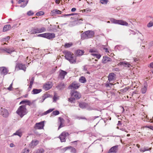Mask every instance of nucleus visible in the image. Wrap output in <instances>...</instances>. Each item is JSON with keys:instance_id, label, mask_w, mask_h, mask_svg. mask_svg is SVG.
Listing matches in <instances>:
<instances>
[{"instance_id": "nucleus-48", "label": "nucleus", "mask_w": 153, "mask_h": 153, "mask_svg": "<svg viewBox=\"0 0 153 153\" xmlns=\"http://www.w3.org/2000/svg\"><path fill=\"white\" fill-rule=\"evenodd\" d=\"M104 49L105 50V52H108V53H107V54H108V55L109 56H112V53L110 54V53H109V51H108V49H107V48H105V49Z\"/></svg>"}, {"instance_id": "nucleus-8", "label": "nucleus", "mask_w": 153, "mask_h": 153, "mask_svg": "<svg viewBox=\"0 0 153 153\" xmlns=\"http://www.w3.org/2000/svg\"><path fill=\"white\" fill-rule=\"evenodd\" d=\"M45 121L36 123L34 126V128L36 129H42L43 128L44 126Z\"/></svg>"}, {"instance_id": "nucleus-35", "label": "nucleus", "mask_w": 153, "mask_h": 153, "mask_svg": "<svg viewBox=\"0 0 153 153\" xmlns=\"http://www.w3.org/2000/svg\"><path fill=\"white\" fill-rule=\"evenodd\" d=\"M72 45L73 44L72 43H66L64 45V47L65 48H68L71 47Z\"/></svg>"}, {"instance_id": "nucleus-13", "label": "nucleus", "mask_w": 153, "mask_h": 153, "mask_svg": "<svg viewBox=\"0 0 153 153\" xmlns=\"http://www.w3.org/2000/svg\"><path fill=\"white\" fill-rule=\"evenodd\" d=\"M55 37V34L53 33H46V38L48 39H51Z\"/></svg>"}, {"instance_id": "nucleus-44", "label": "nucleus", "mask_w": 153, "mask_h": 153, "mask_svg": "<svg viewBox=\"0 0 153 153\" xmlns=\"http://www.w3.org/2000/svg\"><path fill=\"white\" fill-rule=\"evenodd\" d=\"M150 66L151 68V71L153 74V62H152L150 64Z\"/></svg>"}, {"instance_id": "nucleus-23", "label": "nucleus", "mask_w": 153, "mask_h": 153, "mask_svg": "<svg viewBox=\"0 0 153 153\" xmlns=\"http://www.w3.org/2000/svg\"><path fill=\"white\" fill-rule=\"evenodd\" d=\"M115 78V74L113 73L110 74L108 76V79L109 81H110Z\"/></svg>"}, {"instance_id": "nucleus-51", "label": "nucleus", "mask_w": 153, "mask_h": 153, "mask_svg": "<svg viewBox=\"0 0 153 153\" xmlns=\"http://www.w3.org/2000/svg\"><path fill=\"white\" fill-rule=\"evenodd\" d=\"M34 79L33 77V78H32V79H31V80H30V84L31 85H33V81H34Z\"/></svg>"}, {"instance_id": "nucleus-56", "label": "nucleus", "mask_w": 153, "mask_h": 153, "mask_svg": "<svg viewBox=\"0 0 153 153\" xmlns=\"http://www.w3.org/2000/svg\"><path fill=\"white\" fill-rule=\"evenodd\" d=\"M10 147H14L15 146V145H14L13 143H11L10 144Z\"/></svg>"}, {"instance_id": "nucleus-26", "label": "nucleus", "mask_w": 153, "mask_h": 153, "mask_svg": "<svg viewBox=\"0 0 153 153\" xmlns=\"http://www.w3.org/2000/svg\"><path fill=\"white\" fill-rule=\"evenodd\" d=\"M79 81L80 82L82 83H85L86 80L84 76H81L79 79Z\"/></svg>"}, {"instance_id": "nucleus-40", "label": "nucleus", "mask_w": 153, "mask_h": 153, "mask_svg": "<svg viewBox=\"0 0 153 153\" xmlns=\"http://www.w3.org/2000/svg\"><path fill=\"white\" fill-rule=\"evenodd\" d=\"M46 33L39 34L38 35V36L45 38H46Z\"/></svg>"}, {"instance_id": "nucleus-54", "label": "nucleus", "mask_w": 153, "mask_h": 153, "mask_svg": "<svg viewBox=\"0 0 153 153\" xmlns=\"http://www.w3.org/2000/svg\"><path fill=\"white\" fill-rule=\"evenodd\" d=\"M120 129L123 131H124L127 133L128 132V131L126 130V129L125 128H120Z\"/></svg>"}, {"instance_id": "nucleus-24", "label": "nucleus", "mask_w": 153, "mask_h": 153, "mask_svg": "<svg viewBox=\"0 0 153 153\" xmlns=\"http://www.w3.org/2000/svg\"><path fill=\"white\" fill-rule=\"evenodd\" d=\"M42 90L41 89H34L32 91V93L33 94H36L39 93L42 91Z\"/></svg>"}, {"instance_id": "nucleus-37", "label": "nucleus", "mask_w": 153, "mask_h": 153, "mask_svg": "<svg viewBox=\"0 0 153 153\" xmlns=\"http://www.w3.org/2000/svg\"><path fill=\"white\" fill-rule=\"evenodd\" d=\"M54 110V109H50L49 110H47L46 111H45L44 113V115H46L48 113H50V112H51L53 110Z\"/></svg>"}, {"instance_id": "nucleus-34", "label": "nucleus", "mask_w": 153, "mask_h": 153, "mask_svg": "<svg viewBox=\"0 0 153 153\" xmlns=\"http://www.w3.org/2000/svg\"><path fill=\"white\" fill-rule=\"evenodd\" d=\"M58 99L59 97L57 96V95L55 93L53 98V101L54 102H55Z\"/></svg>"}, {"instance_id": "nucleus-30", "label": "nucleus", "mask_w": 153, "mask_h": 153, "mask_svg": "<svg viewBox=\"0 0 153 153\" xmlns=\"http://www.w3.org/2000/svg\"><path fill=\"white\" fill-rule=\"evenodd\" d=\"M22 131L21 129H20L16 131L15 133L14 134L17 135L19 136V137H21L22 135Z\"/></svg>"}, {"instance_id": "nucleus-1", "label": "nucleus", "mask_w": 153, "mask_h": 153, "mask_svg": "<svg viewBox=\"0 0 153 153\" xmlns=\"http://www.w3.org/2000/svg\"><path fill=\"white\" fill-rule=\"evenodd\" d=\"M16 113L21 117H22L27 113V111L24 105H21L18 108Z\"/></svg>"}, {"instance_id": "nucleus-17", "label": "nucleus", "mask_w": 153, "mask_h": 153, "mask_svg": "<svg viewBox=\"0 0 153 153\" xmlns=\"http://www.w3.org/2000/svg\"><path fill=\"white\" fill-rule=\"evenodd\" d=\"M37 28H32L30 29L28 33L31 34H36L37 33Z\"/></svg>"}, {"instance_id": "nucleus-28", "label": "nucleus", "mask_w": 153, "mask_h": 153, "mask_svg": "<svg viewBox=\"0 0 153 153\" xmlns=\"http://www.w3.org/2000/svg\"><path fill=\"white\" fill-rule=\"evenodd\" d=\"M79 105L80 108H84L87 107L88 106V104L86 103H82L79 104Z\"/></svg>"}, {"instance_id": "nucleus-3", "label": "nucleus", "mask_w": 153, "mask_h": 153, "mask_svg": "<svg viewBox=\"0 0 153 153\" xmlns=\"http://www.w3.org/2000/svg\"><path fill=\"white\" fill-rule=\"evenodd\" d=\"M94 33L93 31H87L82 34L81 39H85L91 38L94 36Z\"/></svg>"}, {"instance_id": "nucleus-25", "label": "nucleus", "mask_w": 153, "mask_h": 153, "mask_svg": "<svg viewBox=\"0 0 153 153\" xmlns=\"http://www.w3.org/2000/svg\"><path fill=\"white\" fill-rule=\"evenodd\" d=\"M37 33H42L45 31L46 29L44 27H42L41 28H37Z\"/></svg>"}, {"instance_id": "nucleus-18", "label": "nucleus", "mask_w": 153, "mask_h": 153, "mask_svg": "<svg viewBox=\"0 0 153 153\" xmlns=\"http://www.w3.org/2000/svg\"><path fill=\"white\" fill-rule=\"evenodd\" d=\"M3 51L4 52H6L8 53H10L14 51V49L13 48H6L3 49Z\"/></svg>"}, {"instance_id": "nucleus-64", "label": "nucleus", "mask_w": 153, "mask_h": 153, "mask_svg": "<svg viewBox=\"0 0 153 153\" xmlns=\"http://www.w3.org/2000/svg\"><path fill=\"white\" fill-rule=\"evenodd\" d=\"M137 146L138 147V148H139L140 146V145H138V144L137 145Z\"/></svg>"}, {"instance_id": "nucleus-14", "label": "nucleus", "mask_w": 153, "mask_h": 153, "mask_svg": "<svg viewBox=\"0 0 153 153\" xmlns=\"http://www.w3.org/2000/svg\"><path fill=\"white\" fill-rule=\"evenodd\" d=\"M18 68L19 69H22L25 71L26 67L25 65H23L22 64L19 63L17 64L16 66V68Z\"/></svg>"}, {"instance_id": "nucleus-55", "label": "nucleus", "mask_w": 153, "mask_h": 153, "mask_svg": "<svg viewBox=\"0 0 153 153\" xmlns=\"http://www.w3.org/2000/svg\"><path fill=\"white\" fill-rule=\"evenodd\" d=\"M76 8H73L71 9V11L72 12H74V11H76Z\"/></svg>"}, {"instance_id": "nucleus-6", "label": "nucleus", "mask_w": 153, "mask_h": 153, "mask_svg": "<svg viewBox=\"0 0 153 153\" xmlns=\"http://www.w3.org/2000/svg\"><path fill=\"white\" fill-rule=\"evenodd\" d=\"M110 20L113 23L116 24L125 26H127L128 25L127 22L122 20H117L114 19H111Z\"/></svg>"}, {"instance_id": "nucleus-21", "label": "nucleus", "mask_w": 153, "mask_h": 153, "mask_svg": "<svg viewBox=\"0 0 153 153\" xmlns=\"http://www.w3.org/2000/svg\"><path fill=\"white\" fill-rule=\"evenodd\" d=\"M50 95L48 94L47 93L45 94L42 97V100H40V101L41 102H43L45 99L48 97H50Z\"/></svg>"}, {"instance_id": "nucleus-36", "label": "nucleus", "mask_w": 153, "mask_h": 153, "mask_svg": "<svg viewBox=\"0 0 153 153\" xmlns=\"http://www.w3.org/2000/svg\"><path fill=\"white\" fill-rule=\"evenodd\" d=\"M21 153H31V152L28 149H25L22 150Z\"/></svg>"}, {"instance_id": "nucleus-15", "label": "nucleus", "mask_w": 153, "mask_h": 153, "mask_svg": "<svg viewBox=\"0 0 153 153\" xmlns=\"http://www.w3.org/2000/svg\"><path fill=\"white\" fill-rule=\"evenodd\" d=\"M111 61V59L108 56H103L102 62L103 63H106Z\"/></svg>"}, {"instance_id": "nucleus-57", "label": "nucleus", "mask_w": 153, "mask_h": 153, "mask_svg": "<svg viewBox=\"0 0 153 153\" xmlns=\"http://www.w3.org/2000/svg\"><path fill=\"white\" fill-rule=\"evenodd\" d=\"M149 128L153 130V126H150L149 127Z\"/></svg>"}, {"instance_id": "nucleus-20", "label": "nucleus", "mask_w": 153, "mask_h": 153, "mask_svg": "<svg viewBox=\"0 0 153 153\" xmlns=\"http://www.w3.org/2000/svg\"><path fill=\"white\" fill-rule=\"evenodd\" d=\"M117 150V146H114L112 147L109 151L108 153L116 152Z\"/></svg>"}, {"instance_id": "nucleus-46", "label": "nucleus", "mask_w": 153, "mask_h": 153, "mask_svg": "<svg viewBox=\"0 0 153 153\" xmlns=\"http://www.w3.org/2000/svg\"><path fill=\"white\" fill-rule=\"evenodd\" d=\"M27 14L28 16H31L33 14V13L32 11H30L27 13Z\"/></svg>"}, {"instance_id": "nucleus-60", "label": "nucleus", "mask_w": 153, "mask_h": 153, "mask_svg": "<svg viewBox=\"0 0 153 153\" xmlns=\"http://www.w3.org/2000/svg\"><path fill=\"white\" fill-rule=\"evenodd\" d=\"M73 15V14L71 13V14H67V15H66L68 16H72V15Z\"/></svg>"}, {"instance_id": "nucleus-16", "label": "nucleus", "mask_w": 153, "mask_h": 153, "mask_svg": "<svg viewBox=\"0 0 153 153\" xmlns=\"http://www.w3.org/2000/svg\"><path fill=\"white\" fill-rule=\"evenodd\" d=\"M62 12L61 11L57 10H54L51 11V14L52 16L55 15L56 14H61Z\"/></svg>"}, {"instance_id": "nucleus-32", "label": "nucleus", "mask_w": 153, "mask_h": 153, "mask_svg": "<svg viewBox=\"0 0 153 153\" xmlns=\"http://www.w3.org/2000/svg\"><path fill=\"white\" fill-rule=\"evenodd\" d=\"M119 64L120 65H123L125 67H127L128 68H130V67L131 66V65L130 64L127 62H120V63Z\"/></svg>"}, {"instance_id": "nucleus-29", "label": "nucleus", "mask_w": 153, "mask_h": 153, "mask_svg": "<svg viewBox=\"0 0 153 153\" xmlns=\"http://www.w3.org/2000/svg\"><path fill=\"white\" fill-rule=\"evenodd\" d=\"M84 52L83 51L81 50H78L76 51V54L77 55L81 56L83 54Z\"/></svg>"}, {"instance_id": "nucleus-10", "label": "nucleus", "mask_w": 153, "mask_h": 153, "mask_svg": "<svg viewBox=\"0 0 153 153\" xmlns=\"http://www.w3.org/2000/svg\"><path fill=\"white\" fill-rule=\"evenodd\" d=\"M0 71L1 74L5 75L7 74L9 71L5 67H0Z\"/></svg>"}, {"instance_id": "nucleus-38", "label": "nucleus", "mask_w": 153, "mask_h": 153, "mask_svg": "<svg viewBox=\"0 0 153 153\" xmlns=\"http://www.w3.org/2000/svg\"><path fill=\"white\" fill-rule=\"evenodd\" d=\"M44 13L43 12L41 11L39 12L36 13V15L37 16H41L44 15Z\"/></svg>"}, {"instance_id": "nucleus-27", "label": "nucleus", "mask_w": 153, "mask_h": 153, "mask_svg": "<svg viewBox=\"0 0 153 153\" xmlns=\"http://www.w3.org/2000/svg\"><path fill=\"white\" fill-rule=\"evenodd\" d=\"M11 27L10 25H7L4 27L3 29V31H6L7 30H10V28Z\"/></svg>"}, {"instance_id": "nucleus-7", "label": "nucleus", "mask_w": 153, "mask_h": 153, "mask_svg": "<svg viewBox=\"0 0 153 153\" xmlns=\"http://www.w3.org/2000/svg\"><path fill=\"white\" fill-rule=\"evenodd\" d=\"M69 134L68 132L65 131L63 132L59 136V138L60 139L61 142H65L66 137L69 136Z\"/></svg>"}, {"instance_id": "nucleus-4", "label": "nucleus", "mask_w": 153, "mask_h": 153, "mask_svg": "<svg viewBox=\"0 0 153 153\" xmlns=\"http://www.w3.org/2000/svg\"><path fill=\"white\" fill-rule=\"evenodd\" d=\"M65 57L66 59L71 63H74L76 62L75 58L73 54L70 52L68 51L66 52Z\"/></svg>"}, {"instance_id": "nucleus-2", "label": "nucleus", "mask_w": 153, "mask_h": 153, "mask_svg": "<svg viewBox=\"0 0 153 153\" xmlns=\"http://www.w3.org/2000/svg\"><path fill=\"white\" fill-rule=\"evenodd\" d=\"M81 97L80 94L77 91H74L71 94V97L69 99V101L74 102L75 100H78Z\"/></svg>"}, {"instance_id": "nucleus-41", "label": "nucleus", "mask_w": 153, "mask_h": 153, "mask_svg": "<svg viewBox=\"0 0 153 153\" xmlns=\"http://www.w3.org/2000/svg\"><path fill=\"white\" fill-rule=\"evenodd\" d=\"M44 152V150L43 149H38L37 151V153H43Z\"/></svg>"}, {"instance_id": "nucleus-62", "label": "nucleus", "mask_w": 153, "mask_h": 153, "mask_svg": "<svg viewBox=\"0 0 153 153\" xmlns=\"http://www.w3.org/2000/svg\"><path fill=\"white\" fill-rule=\"evenodd\" d=\"M149 126H145L144 127H146V128H149Z\"/></svg>"}, {"instance_id": "nucleus-45", "label": "nucleus", "mask_w": 153, "mask_h": 153, "mask_svg": "<svg viewBox=\"0 0 153 153\" xmlns=\"http://www.w3.org/2000/svg\"><path fill=\"white\" fill-rule=\"evenodd\" d=\"M153 25V22H150L147 25V26L148 27H150Z\"/></svg>"}, {"instance_id": "nucleus-11", "label": "nucleus", "mask_w": 153, "mask_h": 153, "mask_svg": "<svg viewBox=\"0 0 153 153\" xmlns=\"http://www.w3.org/2000/svg\"><path fill=\"white\" fill-rule=\"evenodd\" d=\"M52 86V83L48 82L45 84L43 86V88L45 90H48L51 88Z\"/></svg>"}, {"instance_id": "nucleus-42", "label": "nucleus", "mask_w": 153, "mask_h": 153, "mask_svg": "<svg viewBox=\"0 0 153 153\" xmlns=\"http://www.w3.org/2000/svg\"><path fill=\"white\" fill-rule=\"evenodd\" d=\"M10 38L9 36H7L6 38L3 39V41L4 42H7L8 40H9Z\"/></svg>"}, {"instance_id": "nucleus-61", "label": "nucleus", "mask_w": 153, "mask_h": 153, "mask_svg": "<svg viewBox=\"0 0 153 153\" xmlns=\"http://www.w3.org/2000/svg\"><path fill=\"white\" fill-rule=\"evenodd\" d=\"M32 85H31L30 84L29 86V88H31L32 87Z\"/></svg>"}, {"instance_id": "nucleus-53", "label": "nucleus", "mask_w": 153, "mask_h": 153, "mask_svg": "<svg viewBox=\"0 0 153 153\" xmlns=\"http://www.w3.org/2000/svg\"><path fill=\"white\" fill-rule=\"evenodd\" d=\"M55 1L56 3L59 4L60 2V0H55Z\"/></svg>"}, {"instance_id": "nucleus-58", "label": "nucleus", "mask_w": 153, "mask_h": 153, "mask_svg": "<svg viewBox=\"0 0 153 153\" xmlns=\"http://www.w3.org/2000/svg\"><path fill=\"white\" fill-rule=\"evenodd\" d=\"M147 150H148L146 149H144L143 150H142V149H141L140 150V151H142V152H144L146 151H147Z\"/></svg>"}, {"instance_id": "nucleus-5", "label": "nucleus", "mask_w": 153, "mask_h": 153, "mask_svg": "<svg viewBox=\"0 0 153 153\" xmlns=\"http://www.w3.org/2000/svg\"><path fill=\"white\" fill-rule=\"evenodd\" d=\"M89 52L91 53V55L93 57H92V59H94L95 58L97 59H99L101 56V55L98 53L97 50L95 49H90L89 51Z\"/></svg>"}, {"instance_id": "nucleus-43", "label": "nucleus", "mask_w": 153, "mask_h": 153, "mask_svg": "<svg viewBox=\"0 0 153 153\" xmlns=\"http://www.w3.org/2000/svg\"><path fill=\"white\" fill-rule=\"evenodd\" d=\"M108 2V0H101L100 1V2L102 4H106Z\"/></svg>"}, {"instance_id": "nucleus-39", "label": "nucleus", "mask_w": 153, "mask_h": 153, "mask_svg": "<svg viewBox=\"0 0 153 153\" xmlns=\"http://www.w3.org/2000/svg\"><path fill=\"white\" fill-rule=\"evenodd\" d=\"M59 111H53L52 113V114L54 115H58L59 114Z\"/></svg>"}, {"instance_id": "nucleus-9", "label": "nucleus", "mask_w": 153, "mask_h": 153, "mask_svg": "<svg viewBox=\"0 0 153 153\" xmlns=\"http://www.w3.org/2000/svg\"><path fill=\"white\" fill-rule=\"evenodd\" d=\"M1 114L3 117H6L8 116V113L7 110L4 108H1L0 109Z\"/></svg>"}, {"instance_id": "nucleus-31", "label": "nucleus", "mask_w": 153, "mask_h": 153, "mask_svg": "<svg viewBox=\"0 0 153 153\" xmlns=\"http://www.w3.org/2000/svg\"><path fill=\"white\" fill-rule=\"evenodd\" d=\"M147 86L145 85L141 89V91L143 94L145 93L147 90Z\"/></svg>"}, {"instance_id": "nucleus-59", "label": "nucleus", "mask_w": 153, "mask_h": 153, "mask_svg": "<svg viewBox=\"0 0 153 153\" xmlns=\"http://www.w3.org/2000/svg\"><path fill=\"white\" fill-rule=\"evenodd\" d=\"M128 88H125L124 90H123V91H128Z\"/></svg>"}, {"instance_id": "nucleus-50", "label": "nucleus", "mask_w": 153, "mask_h": 153, "mask_svg": "<svg viewBox=\"0 0 153 153\" xmlns=\"http://www.w3.org/2000/svg\"><path fill=\"white\" fill-rule=\"evenodd\" d=\"M82 11V12H85L86 11H87V12H88V11L90 12L91 11V10H87V9H84L83 10H81L80 11Z\"/></svg>"}, {"instance_id": "nucleus-12", "label": "nucleus", "mask_w": 153, "mask_h": 153, "mask_svg": "<svg viewBox=\"0 0 153 153\" xmlns=\"http://www.w3.org/2000/svg\"><path fill=\"white\" fill-rule=\"evenodd\" d=\"M80 86L79 84L76 82H74L69 87L70 89L74 88L76 89L78 88Z\"/></svg>"}, {"instance_id": "nucleus-33", "label": "nucleus", "mask_w": 153, "mask_h": 153, "mask_svg": "<svg viewBox=\"0 0 153 153\" xmlns=\"http://www.w3.org/2000/svg\"><path fill=\"white\" fill-rule=\"evenodd\" d=\"M59 119L60 121V125L58 128L59 129V128H60L61 127H62V126L63 125V124L64 122V120L62 118H61V117H59Z\"/></svg>"}, {"instance_id": "nucleus-19", "label": "nucleus", "mask_w": 153, "mask_h": 153, "mask_svg": "<svg viewBox=\"0 0 153 153\" xmlns=\"http://www.w3.org/2000/svg\"><path fill=\"white\" fill-rule=\"evenodd\" d=\"M67 74V72L63 71H61L59 74V77L62 79H64L65 76Z\"/></svg>"}, {"instance_id": "nucleus-49", "label": "nucleus", "mask_w": 153, "mask_h": 153, "mask_svg": "<svg viewBox=\"0 0 153 153\" xmlns=\"http://www.w3.org/2000/svg\"><path fill=\"white\" fill-rule=\"evenodd\" d=\"M12 84L13 83H12L10 85V86L7 88V89L9 90V91H11L12 90Z\"/></svg>"}, {"instance_id": "nucleus-52", "label": "nucleus", "mask_w": 153, "mask_h": 153, "mask_svg": "<svg viewBox=\"0 0 153 153\" xmlns=\"http://www.w3.org/2000/svg\"><path fill=\"white\" fill-rule=\"evenodd\" d=\"M149 122L150 123L153 122V117H152V118H151L149 120Z\"/></svg>"}, {"instance_id": "nucleus-47", "label": "nucleus", "mask_w": 153, "mask_h": 153, "mask_svg": "<svg viewBox=\"0 0 153 153\" xmlns=\"http://www.w3.org/2000/svg\"><path fill=\"white\" fill-rule=\"evenodd\" d=\"M28 102H29V101L28 100H23V101H21V102H20V104H22L24 103H28Z\"/></svg>"}, {"instance_id": "nucleus-22", "label": "nucleus", "mask_w": 153, "mask_h": 153, "mask_svg": "<svg viewBox=\"0 0 153 153\" xmlns=\"http://www.w3.org/2000/svg\"><path fill=\"white\" fill-rule=\"evenodd\" d=\"M39 143V141L37 140H33L31 143V147L33 148Z\"/></svg>"}, {"instance_id": "nucleus-63", "label": "nucleus", "mask_w": 153, "mask_h": 153, "mask_svg": "<svg viewBox=\"0 0 153 153\" xmlns=\"http://www.w3.org/2000/svg\"><path fill=\"white\" fill-rule=\"evenodd\" d=\"M130 136V134H128L127 135V137H129Z\"/></svg>"}]
</instances>
